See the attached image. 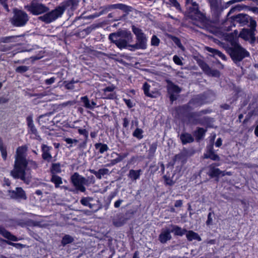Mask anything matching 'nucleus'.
Returning a JSON list of instances; mask_svg holds the SVG:
<instances>
[{
  "mask_svg": "<svg viewBox=\"0 0 258 258\" xmlns=\"http://www.w3.org/2000/svg\"><path fill=\"white\" fill-rule=\"evenodd\" d=\"M28 148L22 146L17 148L15 155L14 169L11 171V175L15 178H20L28 184L32 178L30 170L37 168L35 161L26 159Z\"/></svg>",
  "mask_w": 258,
  "mask_h": 258,
  "instance_id": "f257e3e1",
  "label": "nucleus"
},
{
  "mask_svg": "<svg viewBox=\"0 0 258 258\" xmlns=\"http://www.w3.org/2000/svg\"><path fill=\"white\" fill-rule=\"evenodd\" d=\"M109 40L120 49L131 47L130 43L133 42V37L131 32L127 30H121L117 33H111L109 36Z\"/></svg>",
  "mask_w": 258,
  "mask_h": 258,
  "instance_id": "f03ea898",
  "label": "nucleus"
},
{
  "mask_svg": "<svg viewBox=\"0 0 258 258\" xmlns=\"http://www.w3.org/2000/svg\"><path fill=\"white\" fill-rule=\"evenodd\" d=\"M70 1H65L62 3L58 7L54 10L47 13L44 15L39 17V19L46 23H50L58 18L60 17L63 14L68 3Z\"/></svg>",
  "mask_w": 258,
  "mask_h": 258,
  "instance_id": "7ed1b4c3",
  "label": "nucleus"
},
{
  "mask_svg": "<svg viewBox=\"0 0 258 258\" xmlns=\"http://www.w3.org/2000/svg\"><path fill=\"white\" fill-rule=\"evenodd\" d=\"M132 29L136 36V44L131 46L132 48H129L130 50H133V49H145L147 48V37L146 35L143 33L142 29L133 25Z\"/></svg>",
  "mask_w": 258,
  "mask_h": 258,
  "instance_id": "20e7f679",
  "label": "nucleus"
},
{
  "mask_svg": "<svg viewBox=\"0 0 258 258\" xmlns=\"http://www.w3.org/2000/svg\"><path fill=\"white\" fill-rule=\"evenodd\" d=\"M232 47L229 51L232 59L234 61H240L249 54L245 49L243 48L236 41L231 42Z\"/></svg>",
  "mask_w": 258,
  "mask_h": 258,
  "instance_id": "39448f33",
  "label": "nucleus"
},
{
  "mask_svg": "<svg viewBox=\"0 0 258 258\" xmlns=\"http://www.w3.org/2000/svg\"><path fill=\"white\" fill-rule=\"evenodd\" d=\"M14 16L11 20L13 25L21 27L25 25L28 21L27 14L23 11L17 10L14 11Z\"/></svg>",
  "mask_w": 258,
  "mask_h": 258,
  "instance_id": "423d86ee",
  "label": "nucleus"
},
{
  "mask_svg": "<svg viewBox=\"0 0 258 258\" xmlns=\"http://www.w3.org/2000/svg\"><path fill=\"white\" fill-rule=\"evenodd\" d=\"M116 9L121 10L124 12H127L131 11V7L123 4H115L104 6L100 8V11L98 16Z\"/></svg>",
  "mask_w": 258,
  "mask_h": 258,
  "instance_id": "0eeeda50",
  "label": "nucleus"
},
{
  "mask_svg": "<svg viewBox=\"0 0 258 258\" xmlns=\"http://www.w3.org/2000/svg\"><path fill=\"white\" fill-rule=\"evenodd\" d=\"M28 11L33 15H39L47 12L49 8L42 3L31 2L30 5L26 6Z\"/></svg>",
  "mask_w": 258,
  "mask_h": 258,
  "instance_id": "6e6552de",
  "label": "nucleus"
},
{
  "mask_svg": "<svg viewBox=\"0 0 258 258\" xmlns=\"http://www.w3.org/2000/svg\"><path fill=\"white\" fill-rule=\"evenodd\" d=\"M233 20L242 25H246L249 23V26L252 28H255L256 23L247 15L240 14L233 17Z\"/></svg>",
  "mask_w": 258,
  "mask_h": 258,
  "instance_id": "1a4fd4ad",
  "label": "nucleus"
},
{
  "mask_svg": "<svg viewBox=\"0 0 258 258\" xmlns=\"http://www.w3.org/2000/svg\"><path fill=\"white\" fill-rule=\"evenodd\" d=\"M167 90L170 95V100L172 102L176 99V95L181 91V89L177 86L171 82H168Z\"/></svg>",
  "mask_w": 258,
  "mask_h": 258,
  "instance_id": "9d476101",
  "label": "nucleus"
},
{
  "mask_svg": "<svg viewBox=\"0 0 258 258\" xmlns=\"http://www.w3.org/2000/svg\"><path fill=\"white\" fill-rule=\"evenodd\" d=\"M255 28L250 27V29H243L239 34V36L244 40H253L254 38V33Z\"/></svg>",
  "mask_w": 258,
  "mask_h": 258,
  "instance_id": "9b49d317",
  "label": "nucleus"
},
{
  "mask_svg": "<svg viewBox=\"0 0 258 258\" xmlns=\"http://www.w3.org/2000/svg\"><path fill=\"white\" fill-rule=\"evenodd\" d=\"M115 86L111 85L103 89L104 98L107 99H114L116 98V94L113 91L115 89Z\"/></svg>",
  "mask_w": 258,
  "mask_h": 258,
  "instance_id": "f8f14e48",
  "label": "nucleus"
},
{
  "mask_svg": "<svg viewBox=\"0 0 258 258\" xmlns=\"http://www.w3.org/2000/svg\"><path fill=\"white\" fill-rule=\"evenodd\" d=\"M10 196L14 199H26L25 191L21 187H17L15 190L9 191Z\"/></svg>",
  "mask_w": 258,
  "mask_h": 258,
  "instance_id": "ddd939ff",
  "label": "nucleus"
},
{
  "mask_svg": "<svg viewBox=\"0 0 258 258\" xmlns=\"http://www.w3.org/2000/svg\"><path fill=\"white\" fill-rule=\"evenodd\" d=\"M170 232L171 231H170L168 229L163 230L159 236V240L160 241L161 243H164L168 240H170L171 238Z\"/></svg>",
  "mask_w": 258,
  "mask_h": 258,
  "instance_id": "4468645a",
  "label": "nucleus"
},
{
  "mask_svg": "<svg viewBox=\"0 0 258 258\" xmlns=\"http://www.w3.org/2000/svg\"><path fill=\"white\" fill-rule=\"evenodd\" d=\"M95 201H94L92 199L89 198H83L82 199V204L89 207L91 209V211H95L97 210V208L95 206Z\"/></svg>",
  "mask_w": 258,
  "mask_h": 258,
  "instance_id": "2eb2a0df",
  "label": "nucleus"
},
{
  "mask_svg": "<svg viewBox=\"0 0 258 258\" xmlns=\"http://www.w3.org/2000/svg\"><path fill=\"white\" fill-rule=\"evenodd\" d=\"M186 237L188 241H192L193 240H197L199 241L202 240L201 237L199 235L192 230H189L186 232Z\"/></svg>",
  "mask_w": 258,
  "mask_h": 258,
  "instance_id": "dca6fc26",
  "label": "nucleus"
},
{
  "mask_svg": "<svg viewBox=\"0 0 258 258\" xmlns=\"http://www.w3.org/2000/svg\"><path fill=\"white\" fill-rule=\"evenodd\" d=\"M50 147L48 146L43 145L42 146V158L43 159L49 161L51 159L52 156L49 152Z\"/></svg>",
  "mask_w": 258,
  "mask_h": 258,
  "instance_id": "f3484780",
  "label": "nucleus"
},
{
  "mask_svg": "<svg viewBox=\"0 0 258 258\" xmlns=\"http://www.w3.org/2000/svg\"><path fill=\"white\" fill-rule=\"evenodd\" d=\"M0 234H1L5 238L13 241H16L18 240L17 238L14 235H12L9 232L6 230L4 228L0 226Z\"/></svg>",
  "mask_w": 258,
  "mask_h": 258,
  "instance_id": "a211bd4d",
  "label": "nucleus"
},
{
  "mask_svg": "<svg viewBox=\"0 0 258 258\" xmlns=\"http://www.w3.org/2000/svg\"><path fill=\"white\" fill-rule=\"evenodd\" d=\"M91 172L94 174L97 178L101 179L102 176L108 174L109 170L107 168H102L98 171L92 170Z\"/></svg>",
  "mask_w": 258,
  "mask_h": 258,
  "instance_id": "6ab92c4d",
  "label": "nucleus"
},
{
  "mask_svg": "<svg viewBox=\"0 0 258 258\" xmlns=\"http://www.w3.org/2000/svg\"><path fill=\"white\" fill-rule=\"evenodd\" d=\"M180 139L183 144L191 143L194 141V138L192 136L188 133L181 134Z\"/></svg>",
  "mask_w": 258,
  "mask_h": 258,
  "instance_id": "aec40b11",
  "label": "nucleus"
},
{
  "mask_svg": "<svg viewBox=\"0 0 258 258\" xmlns=\"http://www.w3.org/2000/svg\"><path fill=\"white\" fill-rule=\"evenodd\" d=\"M142 170L141 169L135 170L131 169L130 170L128 176L132 180H136L140 178Z\"/></svg>",
  "mask_w": 258,
  "mask_h": 258,
  "instance_id": "412c9836",
  "label": "nucleus"
},
{
  "mask_svg": "<svg viewBox=\"0 0 258 258\" xmlns=\"http://www.w3.org/2000/svg\"><path fill=\"white\" fill-rule=\"evenodd\" d=\"M208 174L211 177H218L222 175V172L219 169L215 168L213 165L209 166Z\"/></svg>",
  "mask_w": 258,
  "mask_h": 258,
  "instance_id": "4be33fe9",
  "label": "nucleus"
},
{
  "mask_svg": "<svg viewBox=\"0 0 258 258\" xmlns=\"http://www.w3.org/2000/svg\"><path fill=\"white\" fill-rule=\"evenodd\" d=\"M82 102L85 107L91 109H93L96 105V103L94 101H90L86 96L82 97Z\"/></svg>",
  "mask_w": 258,
  "mask_h": 258,
  "instance_id": "5701e85b",
  "label": "nucleus"
},
{
  "mask_svg": "<svg viewBox=\"0 0 258 258\" xmlns=\"http://www.w3.org/2000/svg\"><path fill=\"white\" fill-rule=\"evenodd\" d=\"M72 182L77 188H81V178L78 173H75L72 175Z\"/></svg>",
  "mask_w": 258,
  "mask_h": 258,
  "instance_id": "b1692460",
  "label": "nucleus"
},
{
  "mask_svg": "<svg viewBox=\"0 0 258 258\" xmlns=\"http://www.w3.org/2000/svg\"><path fill=\"white\" fill-rule=\"evenodd\" d=\"M173 228L171 232L174 233V235L178 236H182L186 232V230L184 229H182L181 227L174 225L172 226Z\"/></svg>",
  "mask_w": 258,
  "mask_h": 258,
  "instance_id": "393cba45",
  "label": "nucleus"
},
{
  "mask_svg": "<svg viewBox=\"0 0 258 258\" xmlns=\"http://www.w3.org/2000/svg\"><path fill=\"white\" fill-rule=\"evenodd\" d=\"M150 86L147 83L144 84L143 86V89L144 92L145 94L148 97H155L157 93L156 92H149Z\"/></svg>",
  "mask_w": 258,
  "mask_h": 258,
  "instance_id": "a878e982",
  "label": "nucleus"
},
{
  "mask_svg": "<svg viewBox=\"0 0 258 258\" xmlns=\"http://www.w3.org/2000/svg\"><path fill=\"white\" fill-rule=\"evenodd\" d=\"M206 50L208 51H209V52H211L215 55H217V56H219L223 60H226V56L224 54H223L221 52H220V51H219L217 49H215L214 48H211L209 47H207Z\"/></svg>",
  "mask_w": 258,
  "mask_h": 258,
  "instance_id": "bb28decb",
  "label": "nucleus"
},
{
  "mask_svg": "<svg viewBox=\"0 0 258 258\" xmlns=\"http://www.w3.org/2000/svg\"><path fill=\"white\" fill-rule=\"evenodd\" d=\"M95 148L98 150L101 154L103 153L104 152L108 150V147L107 145L102 143H96L95 145Z\"/></svg>",
  "mask_w": 258,
  "mask_h": 258,
  "instance_id": "cd10ccee",
  "label": "nucleus"
},
{
  "mask_svg": "<svg viewBox=\"0 0 258 258\" xmlns=\"http://www.w3.org/2000/svg\"><path fill=\"white\" fill-rule=\"evenodd\" d=\"M27 121L28 127L30 129V130L31 131V132L32 133H33L34 134H36V130L35 128L34 125L33 124V119H32V117H31V116L27 117Z\"/></svg>",
  "mask_w": 258,
  "mask_h": 258,
  "instance_id": "c85d7f7f",
  "label": "nucleus"
},
{
  "mask_svg": "<svg viewBox=\"0 0 258 258\" xmlns=\"http://www.w3.org/2000/svg\"><path fill=\"white\" fill-rule=\"evenodd\" d=\"M64 141L69 145L68 147V148H71L75 146L78 143V141L70 138H66L64 139Z\"/></svg>",
  "mask_w": 258,
  "mask_h": 258,
  "instance_id": "c756f323",
  "label": "nucleus"
},
{
  "mask_svg": "<svg viewBox=\"0 0 258 258\" xmlns=\"http://www.w3.org/2000/svg\"><path fill=\"white\" fill-rule=\"evenodd\" d=\"M143 131L142 129L137 128L133 133V135L138 139H141L143 137Z\"/></svg>",
  "mask_w": 258,
  "mask_h": 258,
  "instance_id": "7c9ffc66",
  "label": "nucleus"
},
{
  "mask_svg": "<svg viewBox=\"0 0 258 258\" xmlns=\"http://www.w3.org/2000/svg\"><path fill=\"white\" fill-rule=\"evenodd\" d=\"M51 181L55 183V186L57 187L59 184L62 183L61 178L56 175H53L51 178Z\"/></svg>",
  "mask_w": 258,
  "mask_h": 258,
  "instance_id": "2f4dec72",
  "label": "nucleus"
},
{
  "mask_svg": "<svg viewBox=\"0 0 258 258\" xmlns=\"http://www.w3.org/2000/svg\"><path fill=\"white\" fill-rule=\"evenodd\" d=\"M245 7V6L244 5H237L230 9L228 15H229L230 14L233 13L236 11H240L243 10Z\"/></svg>",
  "mask_w": 258,
  "mask_h": 258,
  "instance_id": "473e14b6",
  "label": "nucleus"
},
{
  "mask_svg": "<svg viewBox=\"0 0 258 258\" xmlns=\"http://www.w3.org/2000/svg\"><path fill=\"white\" fill-rule=\"evenodd\" d=\"M205 130L203 128H199L196 132V138L200 140L204 136L205 133Z\"/></svg>",
  "mask_w": 258,
  "mask_h": 258,
  "instance_id": "72a5a7b5",
  "label": "nucleus"
},
{
  "mask_svg": "<svg viewBox=\"0 0 258 258\" xmlns=\"http://www.w3.org/2000/svg\"><path fill=\"white\" fill-rule=\"evenodd\" d=\"M205 157L206 158H210L213 160H219V156L212 152H210L209 154H205Z\"/></svg>",
  "mask_w": 258,
  "mask_h": 258,
  "instance_id": "f704fd0d",
  "label": "nucleus"
},
{
  "mask_svg": "<svg viewBox=\"0 0 258 258\" xmlns=\"http://www.w3.org/2000/svg\"><path fill=\"white\" fill-rule=\"evenodd\" d=\"M73 240V239L71 236L67 235L63 237L61 243L63 245H66L72 242Z\"/></svg>",
  "mask_w": 258,
  "mask_h": 258,
  "instance_id": "c9c22d12",
  "label": "nucleus"
},
{
  "mask_svg": "<svg viewBox=\"0 0 258 258\" xmlns=\"http://www.w3.org/2000/svg\"><path fill=\"white\" fill-rule=\"evenodd\" d=\"M51 171L53 173H59L61 171L60 165L58 163L53 164Z\"/></svg>",
  "mask_w": 258,
  "mask_h": 258,
  "instance_id": "e433bc0d",
  "label": "nucleus"
},
{
  "mask_svg": "<svg viewBox=\"0 0 258 258\" xmlns=\"http://www.w3.org/2000/svg\"><path fill=\"white\" fill-rule=\"evenodd\" d=\"M160 40L155 35H153L151 38V44L154 46H158L159 44Z\"/></svg>",
  "mask_w": 258,
  "mask_h": 258,
  "instance_id": "4c0bfd02",
  "label": "nucleus"
},
{
  "mask_svg": "<svg viewBox=\"0 0 258 258\" xmlns=\"http://www.w3.org/2000/svg\"><path fill=\"white\" fill-rule=\"evenodd\" d=\"M0 151H1L3 158L4 160H6V158H7V155L6 147H5L3 145H0Z\"/></svg>",
  "mask_w": 258,
  "mask_h": 258,
  "instance_id": "58836bf2",
  "label": "nucleus"
},
{
  "mask_svg": "<svg viewBox=\"0 0 258 258\" xmlns=\"http://www.w3.org/2000/svg\"><path fill=\"white\" fill-rule=\"evenodd\" d=\"M28 70V67L27 66H22L18 67L16 68V71L18 73H22L26 72Z\"/></svg>",
  "mask_w": 258,
  "mask_h": 258,
  "instance_id": "ea45409f",
  "label": "nucleus"
},
{
  "mask_svg": "<svg viewBox=\"0 0 258 258\" xmlns=\"http://www.w3.org/2000/svg\"><path fill=\"white\" fill-rule=\"evenodd\" d=\"M163 178L166 184L169 185H172L173 184H174V182L170 177H168L166 175H165L164 176Z\"/></svg>",
  "mask_w": 258,
  "mask_h": 258,
  "instance_id": "a19ab883",
  "label": "nucleus"
},
{
  "mask_svg": "<svg viewBox=\"0 0 258 258\" xmlns=\"http://www.w3.org/2000/svg\"><path fill=\"white\" fill-rule=\"evenodd\" d=\"M124 157H123L121 155H118L117 158L111 160V164L112 165H114V164L120 162L124 158Z\"/></svg>",
  "mask_w": 258,
  "mask_h": 258,
  "instance_id": "79ce46f5",
  "label": "nucleus"
},
{
  "mask_svg": "<svg viewBox=\"0 0 258 258\" xmlns=\"http://www.w3.org/2000/svg\"><path fill=\"white\" fill-rule=\"evenodd\" d=\"M18 36H10V37H7L4 38V42H13V41H16V40L17 39Z\"/></svg>",
  "mask_w": 258,
  "mask_h": 258,
  "instance_id": "37998d69",
  "label": "nucleus"
},
{
  "mask_svg": "<svg viewBox=\"0 0 258 258\" xmlns=\"http://www.w3.org/2000/svg\"><path fill=\"white\" fill-rule=\"evenodd\" d=\"M211 7L212 9L216 10L218 8V2L217 0H210Z\"/></svg>",
  "mask_w": 258,
  "mask_h": 258,
  "instance_id": "c03bdc74",
  "label": "nucleus"
},
{
  "mask_svg": "<svg viewBox=\"0 0 258 258\" xmlns=\"http://www.w3.org/2000/svg\"><path fill=\"white\" fill-rule=\"evenodd\" d=\"M174 62L178 65H182V62L180 58L177 55H174L173 57Z\"/></svg>",
  "mask_w": 258,
  "mask_h": 258,
  "instance_id": "a18cd8bd",
  "label": "nucleus"
},
{
  "mask_svg": "<svg viewBox=\"0 0 258 258\" xmlns=\"http://www.w3.org/2000/svg\"><path fill=\"white\" fill-rule=\"evenodd\" d=\"M214 215L213 213L210 212L209 213L208 215V219L206 222L207 225H209L212 223L213 222V219H212V215Z\"/></svg>",
  "mask_w": 258,
  "mask_h": 258,
  "instance_id": "49530a36",
  "label": "nucleus"
},
{
  "mask_svg": "<svg viewBox=\"0 0 258 258\" xmlns=\"http://www.w3.org/2000/svg\"><path fill=\"white\" fill-rule=\"evenodd\" d=\"M171 4L175 7L177 9H180V5L177 1V0H170Z\"/></svg>",
  "mask_w": 258,
  "mask_h": 258,
  "instance_id": "de8ad7c7",
  "label": "nucleus"
},
{
  "mask_svg": "<svg viewBox=\"0 0 258 258\" xmlns=\"http://www.w3.org/2000/svg\"><path fill=\"white\" fill-rule=\"evenodd\" d=\"M123 101H124L125 104L129 108H132L133 107V106H134L133 103L130 99H123Z\"/></svg>",
  "mask_w": 258,
  "mask_h": 258,
  "instance_id": "09e8293b",
  "label": "nucleus"
},
{
  "mask_svg": "<svg viewBox=\"0 0 258 258\" xmlns=\"http://www.w3.org/2000/svg\"><path fill=\"white\" fill-rule=\"evenodd\" d=\"M55 78L54 77H51L50 79L45 80V83L47 85H50L55 82Z\"/></svg>",
  "mask_w": 258,
  "mask_h": 258,
  "instance_id": "8fccbe9b",
  "label": "nucleus"
},
{
  "mask_svg": "<svg viewBox=\"0 0 258 258\" xmlns=\"http://www.w3.org/2000/svg\"><path fill=\"white\" fill-rule=\"evenodd\" d=\"M113 224L115 226L119 227V226H122L124 222L123 221H118V220H117V219H114L113 220Z\"/></svg>",
  "mask_w": 258,
  "mask_h": 258,
  "instance_id": "3c124183",
  "label": "nucleus"
},
{
  "mask_svg": "<svg viewBox=\"0 0 258 258\" xmlns=\"http://www.w3.org/2000/svg\"><path fill=\"white\" fill-rule=\"evenodd\" d=\"M123 201L121 200H118L117 201H116L115 203H114V207L115 208H118L121 204L122 203Z\"/></svg>",
  "mask_w": 258,
  "mask_h": 258,
  "instance_id": "603ef678",
  "label": "nucleus"
},
{
  "mask_svg": "<svg viewBox=\"0 0 258 258\" xmlns=\"http://www.w3.org/2000/svg\"><path fill=\"white\" fill-rule=\"evenodd\" d=\"M7 0H0V2L1 3V4L4 6L5 9L8 12L9 11V9H8V6L7 5H6V4L5 3V2L7 1Z\"/></svg>",
  "mask_w": 258,
  "mask_h": 258,
  "instance_id": "864d4df0",
  "label": "nucleus"
},
{
  "mask_svg": "<svg viewBox=\"0 0 258 258\" xmlns=\"http://www.w3.org/2000/svg\"><path fill=\"white\" fill-rule=\"evenodd\" d=\"M182 205V202L181 200H177L175 202L174 206L175 207H180Z\"/></svg>",
  "mask_w": 258,
  "mask_h": 258,
  "instance_id": "5fc2aeb1",
  "label": "nucleus"
},
{
  "mask_svg": "<svg viewBox=\"0 0 258 258\" xmlns=\"http://www.w3.org/2000/svg\"><path fill=\"white\" fill-rule=\"evenodd\" d=\"M222 145V140L220 138L217 139L215 143V145L217 147H219Z\"/></svg>",
  "mask_w": 258,
  "mask_h": 258,
  "instance_id": "6e6d98bb",
  "label": "nucleus"
},
{
  "mask_svg": "<svg viewBox=\"0 0 258 258\" xmlns=\"http://www.w3.org/2000/svg\"><path fill=\"white\" fill-rule=\"evenodd\" d=\"M192 5L194 7V9L196 10V12L198 11V5L196 2H192Z\"/></svg>",
  "mask_w": 258,
  "mask_h": 258,
  "instance_id": "4d7b16f0",
  "label": "nucleus"
},
{
  "mask_svg": "<svg viewBox=\"0 0 258 258\" xmlns=\"http://www.w3.org/2000/svg\"><path fill=\"white\" fill-rule=\"evenodd\" d=\"M232 175V173L231 172H224V171H222V176H224L225 175Z\"/></svg>",
  "mask_w": 258,
  "mask_h": 258,
  "instance_id": "13d9d810",
  "label": "nucleus"
},
{
  "mask_svg": "<svg viewBox=\"0 0 258 258\" xmlns=\"http://www.w3.org/2000/svg\"><path fill=\"white\" fill-rule=\"evenodd\" d=\"M202 68L205 71H207L209 69V67H208V66L206 64H202Z\"/></svg>",
  "mask_w": 258,
  "mask_h": 258,
  "instance_id": "bf43d9fd",
  "label": "nucleus"
},
{
  "mask_svg": "<svg viewBox=\"0 0 258 258\" xmlns=\"http://www.w3.org/2000/svg\"><path fill=\"white\" fill-rule=\"evenodd\" d=\"M128 122L126 118L123 119V126L126 127L128 125Z\"/></svg>",
  "mask_w": 258,
  "mask_h": 258,
  "instance_id": "052dcab7",
  "label": "nucleus"
},
{
  "mask_svg": "<svg viewBox=\"0 0 258 258\" xmlns=\"http://www.w3.org/2000/svg\"><path fill=\"white\" fill-rule=\"evenodd\" d=\"M175 43L177 44V45L180 47V48H182V46L181 45V44L180 43V42H179V40L178 39H176V41H175Z\"/></svg>",
  "mask_w": 258,
  "mask_h": 258,
  "instance_id": "680f3d73",
  "label": "nucleus"
},
{
  "mask_svg": "<svg viewBox=\"0 0 258 258\" xmlns=\"http://www.w3.org/2000/svg\"><path fill=\"white\" fill-rule=\"evenodd\" d=\"M156 145L152 144L151 146L150 149L152 150L154 152L156 150Z\"/></svg>",
  "mask_w": 258,
  "mask_h": 258,
  "instance_id": "e2e57ef3",
  "label": "nucleus"
},
{
  "mask_svg": "<svg viewBox=\"0 0 258 258\" xmlns=\"http://www.w3.org/2000/svg\"><path fill=\"white\" fill-rule=\"evenodd\" d=\"M6 242L9 245H12V246H14V245H18V244L15 243H13V242H9V241H6Z\"/></svg>",
  "mask_w": 258,
  "mask_h": 258,
  "instance_id": "0e129e2a",
  "label": "nucleus"
},
{
  "mask_svg": "<svg viewBox=\"0 0 258 258\" xmlns=\"http://www.w3.org/2000/svg\"><path fill=\"white\" fill-rule=\"evenodd\" d=\"M254 134L256 137H258V125L256 126L255 128Z\"/></svg>",
  "mask_w": 258,
  "mask_h": 258,
  "instance_id": "69168bd1",
  "label": "nucleus"
},
{
  "mask_svg": "<svg viewBox=\"0 0 258 258\" xmlns=\"http://www.w3.org/2000/svg\"><path fill=\"white\" fill-rule=\"evenodd\" d=\"M17 244H18V245H14V246L18 248H22L23 247V245L20 243H17Z\"/></svg>",
  "mask_w": 258,
  "mask_h": 258,
  "instance_id": "338daca9",
  "label": "nucleus"
},
{
  "mask_svg": "<svg viewBox=\"0 0 258 258\" xmlns=\"http://www.w3.org/2000/svg\"><path fill=\"white\" fill-rule=\"evenodd\" d=\"M5 184L8 186L10 185V181L8 179H7V180L6 179L5 180Z\"/></svg>",
  "mask_w": 258,
  "mask_h": 258,
  "instance_id": "774afa93",
  "label": "nucleus"
}]
</instances>
